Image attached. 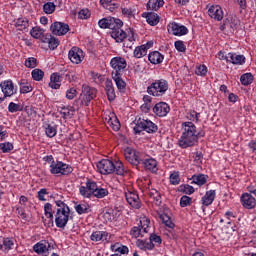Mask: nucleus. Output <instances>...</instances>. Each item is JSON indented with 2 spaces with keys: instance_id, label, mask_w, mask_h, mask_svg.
I'll use <instances>...</instances> for the list:
<instances>
[{
  "instance_id": "4d7b16f0",
  "label": "nucleus",
  "mask_w": 256,
  "mask_h": 256,
  "mask_svg": "<svg viewBox=\"0 0 256 256\" xmlns=\"http://www.w3.org/2000/svg\"><path fill=\"white\" fill-rule=\"evenodd\" d=\"M191 201H192L191 197L184 195L180 199V206L181 207H189V205H191Z\"/></svg>"
},
{
  "instance_id": "aec40b11",
  "label": "nucleus",
  "mask_w": 256,
  "mask_h": 256,
  "mask_svg": "<svg viewBox=\"0 0 256 256\" xmlns=\"http://www.w3.org/2000/svg\"><path fill=\"white\" fill-rule=\"evenodd\" d=\"M241 203L244 209H255L256 199L249 193L242 194Z\"/></svg>"
},
{
  "instance_id": "13d9d810",
  "label": "nucleus",
  "mask_w": 256,
  "mask_h": 256,
  "mask_svg": "<svg viewBox=\"0 0 256 256\" xmlns=\"http://www.w3.org/2000/svg\"><path fill=\"white\" fill-rule=\"evenodd\" d=\"M195 73L197 75H200L201 77L207 75V66L205 65H199L196 67Z\"/></svg>"
},
{
  "instance_id": "4be33fe9",
  "label": "nucleus",
  "mask_w": 256,
  "mask_h": 256,
  "mask_svg": "<svg viewBox=\"0 0 256 256\" xmlns=\"http://www.w3.org/2000/svg\"><path fill=\"white\" fill-rule=\"evenodd\" d=\"M105 91L108 98V101H115L116 95H115V88L113 87V81L110 79H107L105 81Z\"/></svg>"
},
{
  "instance_id": "a878e982",
  "label": "nucleus",
  "mask_w": 256,
  "mask_h": 256,
  "mask_svg": "<svg viewBox=\"0 0 256 256\" xmlns=\"http://www.w3.org/2000/svg\"><path fill=\"white\" fill-rule=\"evenodd\" d=\"M30 35L34 39H40V41H42V43H43V39H45L47 37V34H45V30H43V28L38 27V26L32 28V30L30 31Z\"/></svg>"
},
{
  "instance_id": "cd10ccee",
  "label": "nucleus",
  "mask_w": 256,
  "mask_h": 256,
  "mask_svg": "<svg viewBox=\"0 0 256 256\" xmlns=\"http://www.w3.org/2000/svg\"><path fill=\"white\" fill-rule=\"evenodd\" d=\"M136 245L137 247H139V249H142V251H151L153 249H155V244L151 243V241L148 239V240H141V239H138L136 241Z\"/></svg>"
},
{
  "instance_id": "4468645a",
  "label": "nucleus",
  "mask_w": 256,
  "mask_h": 256,
  "mask_svg": "<svg viewBox=\"0 0 256 256\" xmlns=\"http://www.w3.org/2000/svg\"><path fill=\"white\" fill-rule=\"evenodd\" d=\"M125 198L127 203H129V205L134 209L141 208V201L139 200V194H137V192L128 190L125 192Z\"/></svg>"
},
{
  "instance_id": "052dcab7",
  "label": "nucleus",
  "mask_w": 256,
  "mask_h": 256,
  "mask_svg": "<svg viewBox=\"0 0 256 256\" xmlns=\"http://www.w3.org/2000/svg\"><path fill=\"white\" fill-rule=\"evenodd\" d=\"M109 125H111L113 131H119V129H121V123H119V120L117 118L113 120L110 119V121H108Z\"/></svg>"
},
{
  "instance_id": "3c124183",
  "label": "nucleus",
  "mask_w": 256,
  "mask_h": 256,
  "mask_svg": "<svg viewBox=\"0 0 256 256\" xmlns=\"http://www.w3.org/2000/svg\"><path fill=\"white\" fill-rule=\"evenodd\" d=\"M25 67H27L28 69H35V67H37V59L34 57L26 59Z\"/></svg>"
},
{
  "instance_id": "c85d7f7f",
  "label": "nucleus",
  "mask_w": 256,
  "mask_h": 256,
  "mask_svg": "<svg viewBox=\"0 0 256 256\" xmlns=\"http://www.w3.org/2000/svg\"><path fill=\"white\" fill-rule=\"evenodd\" d=\"M123 75H112L113 81L116 83V87L120 93L125 92V88L127 87V83L123 81Z\"/></svg>"
},
{
  "instance_id": "0e129e2a",
  "label": "nucleus",
  "mask_w": 256,
  "mask_h": 256,
  "mask_svg": "<svg viewBox=\"0 0 256 256\" xmlns=\"http://www.w3.org/2000/svg\"><path fill=\"white\" fill-rule=\"evenodd\" d=\"M149 241L150 243H158V245H161L162 243L161 236H158L157 234H150Z\"/></svg>"
},
{
  "instance_id": "f3484780",
  "label": "nucleus",
  "mask_w": 256,
  "mask_h": 256,
  "mask_svg": "<svg viewBox=\"0 0 256 256\" xmlns=\"http://www.w3.org/2000/svg\"><path fill=\"white\" fill-rule=\"evenodd\" d=\"M68 57H69L71 63H74L75 65H79V63H81V61H83V50H81L77 46H74L69 51Z\"/></svg>"
},
{
  "instance_id": "680f3d73",
  "label": "nucleus",
  "mask_w": 256,
  "mask_h": 256,
  "mask_svg": "<svg viewBox=\"0 0 256 256\" xmlns=\"http://www.w3.org/2000/svg\"><path fill=\"white\" fill-rule=\"evenodd\" d=\"M54 217H42V221L45 225V227H53L55 225Z\"/></svg>"
},
{
  "instance_id": "f8f14e48",
  "label": "nucleus",
  "mask_w": 256,
  "mask_h": 256,
  "mask_svg": "<svg viewBox=\"0 0 256 256\" xmlns=\"http://www.w3.org/2000/svg\"><path fill=\"white\" fill-rule=\"evenodd\" d=\"M219 58L225 59L228 63H232L233 65H243V63H245V56L236 53H228L225 56L223 52H220Z\"/></svg>"
},
{
  "instance_id": "1a4fd4ad",
  "label": "nucleus",
  "mask_w": 256,
  "mask_h": 256,
  "mask_svg": "<svg viewBox=\"0 0 256 256\" xmlns=\"http://www.w3.org/2000/svg\"><path fill=\"white\" fill-rule=\"evenodd\" d=\"M98 187L99 186H97V182H95L91 179H87L86 186H81L79 188V193L85 199H91V197H93V194L95 193V191H97Z\"/></svg>"
},
{
  "instance_id": "09e8293b",
  "label": "nucleus",
  "mask_w": 256,
  "mask_h": 256,
  "mask_svg": "<svg viewBox=\"0 0 256 256\" xmlns=\"http://www.w3.org/2000/svg\"><path fill=\"white\" fill-rule=\"evenodd\" d=\"M130 235L137 239L138 237H143V231L141 230V226H134L131 231Z\"/></svg>"
},
{
  "instance_id": "ddd939ff",
  "label": "nucleus",
  "mask_w": 256,
  "mask_h": 256,
  "mask_svg": "<svg viewBox=\"0 0 256 256\" xmlns=\"http://www.w3.org/2000/svg\"><path fill=\"white\" fill-rule=\"evenodd\" d=\"M123 27V23L120 25H116L111 29L110 35L112 39H115L116 43H123L125 39H127V33L121 29Z\"/></svg>"
},
{
  "instance_id": "f257e3e1",
  "label": "nucleus",
  "mask_w": 256,
  "mask_h": 256,
  "mask_svg": "<svg viewBox=\"0 0 256 256\" xmlns=\"http://www.w3.org/2000/svg\"><path fill=\"white\" fill-rule=\"evenodd\" d=\"M182 135L178 141L179 147L187 149L199 143V137H205V132H197V126L193 122L182 123Z\"/></svg>"
},
{
  "instance_id": "6e6d98bb",
  "label": "nucleus",
  "mask_w": 256,
  "mask_h": 256,
  "mask_svg": "<svg viewBox=\"0 0 256 256\" xmlns=\"http://www.w3.org/2000/svg\"><path fill=\"white\" fill-rule=\"evenodd\" d=\"M174 46H175V49L179 51V53H185V51H187V47L181 40L176 41L174 43Z\"/></svg>"
},
{
  "instance_id": "7c9ffc66",
  "label": "nucleus",
  "mask_w": 256,
  "mask_h": 256,
  "mask_svg": "<svg viewBox=\"0 0 256 256\" xmlns=\"http://www.w3.org/2000/svg\"><path fill=\"white\" fill-rule=\"evenodd\" d=\"M215 190H209L206 194L202 197V204L206 207H209L215 201Z\"/></svg>"
},
{
  "instance_id": "f03ea898",
  "label": "nucleus",
  "mask_w": 256,
  "mask_h": 256,
  "mask_svg": "<svg viewBox=\"0 0 256 256\" xmlns=\"http://www.w3.org/2000/svg\"><path fill=\"white\" fill-rule=\"evenodd\" d=\"M97 169L102 175H111V173H116V175H125L127 171L123 162L116 161L115 163L109 159H102L97 163Z\"/></svg>"
},
{
  "instance_id": "69168bd1",
  "label": "nucleus",
  "mask_w": 256,
  "mask_h": 256,
  "mask_svg": "<svg viewBox=\"0 0 256 256\" xmlns=\"http://www.w3.org/2000/svg\"><path fill=\"white\" fill-rule=\"evenodd\" d=\"M199 113H197L195 110H192L188 113V116L187 118L190 120V121H199Z\"/></svg>"
},
{
  "instance_id": "0eeeda50",
  "label": "nucleus",
  "mask_w": 256,
  "mask_h": 256,
  "mask_svg": "<svg viewBox=\"0 0 256 256\" xmlns=\"http://www.w3.org/2000/svg\"><path fill=\"white\" fill-rule=\"evenodd\" d=\"M50 173L52 175H71L73 173V167L61 161L52 162L50 165Z\"/></svg>"
},
{
  "instance_id": "423d86ee",
  "label": "nucleus",
  "mask_w": 256,
  "mask_h": 256,
  "mask_svg": "<svg viewBox=\"0 0 256 256\" xmlns=\"http://www.w3.org/2000/svg\"><path fill=\"white\" fill-rule=\"evenodd\" d=\"M97 97V89L91 88L88 85L82 86V93L79 96V99L76 100V103H81V105H84L85 107H89V104L93 99Z\"/></svg>"
},
{
  "instance_id": "c9c22d12",
  "label": "nucleus",
  "mask_w": 256,
  "mask_h": 256,
  "mask_svg": "<svg viewBox=\"0 0 256 256\" xmlns=\"http://www.w3.org/2000/svg\"><path fill=\"white\" fill-rule=\"evenodd\" d=\"M191 180L192 183L201 187L202 185H205V183H207V176L204 174L193 175Z\"/></svg>"
},
{
  "instance_id": "a19ab883",
  "label": "nucleus",
  "mask_w": 256,
  "mask_h": 256,
  "mask_svg": "<svg viewBox=\"0 0 256 256\" xmlns=\"http://www.w3.org/2000/svg\"><path fill=\"white\" fill-rule=\"evenodd\" d=\"M13 245H15V243L11 238H2L3 251H11V249H13Z\"/></svg>"
},
{
  "instance_id": "7ed1b4c3",
  "label": "nucleus",
  "mask_w": 256,
  "mask_h": 256,
  "mask_svg": "<svg viewBox=\"0 0 256 256\" xmlns=\"http://www.w3.org/2000/svg\"><path fill=\"white\" fill-rule=\"evenodd\" d=\"M55 205L58 207L55 214L56 227H58V229H65V227H67V223H69L71 209L61 200H56Z\"/></svg>"
},
{
  "instance_id": "20e7f679",
  "label": "nucleus",
  "mask_w": 256,
  "mask_h": 256,
  "mask_svg": "<svg viewBox=\"0 0 256 256\" xmlns=\"http://www.w3.org/2000/svg\"><path fill=\"white\" fill-rule=\"evenodd\" d=\"M169 89V83L167 80L160 79L153 82L150 86L147 87L148 95H153V97H163L167 90Z\"/></svg>"
},
{
  "instance_id": "c03bdc74",
  "label": "nucleus",
  "mask_w": 256,
  "mask_h": 256,
  "mask_svg": "<svg viewBox=\"0 0 256 256\" xmlns=\"http://www.w3.org/2000/svg\"><path fill=\"white\" fill-rule=\"evenodd\" d=\"M151 223V221L147 218H142L140 220V225L139 227L142 230V233H149V224Z\"/></svg>"
},
{
  "instance_id": "393cba45",
  "label": "nucleus",
  "mask_w": 256,
  "mask_h": 256,
  "mask_svg": "<svg viewBox=\"0 0 256 256\" xmlns=\"http://www.w3.org/2000/svg\"><path fill=\"white\" fill-rule=\"evenodd\" d=\"M42 43H48V47L52 51H55V49L59 47V40L51 34H46V37L43 39Z\"/></svg>"
},
{
  "instance_id": "4c0bfd02",
  "label": "nucleus",
  "mask_w": 256,
  "mask_h": 256,
  "mask_svg": "<svg viewBox=\"0 0 256 256\" xmlns=\"http://www.w3.org/2000/svg\"><path fill=\"white\" fill-rule=\"evenodd\" d=\"M107 195H109V190L98 186L92 197H96V199H104V197H107Z\"/></svg>"
},
{
  "instance_id": "39448f33",
  "label": "nucleus",
  "mask_w": 256,
  "mask_h": 256,
  "mask_svg": "<svg viewBox=\"0 0 256 256\" xmlns=\"http://www.w3.org/2000/svg\"><path fill=\"white\" fill-rule=\"evenodd\" d=\"M135 127L134 132L136 135L146 131V133H157V126L151 120H145L143 118H138L134 121Z\"/></svg>"
},
{
  "instance_id": "2f4dec72",
  "label": "nucleus",
  "mask_w": 256,
  "mask_h": 256,
  "mask_svg": "<svg viewBox=\"0 0 256 256\" xmlns=\"http://www.w3.org/2000/svg\"><path fill=\"white\" fill-rule=\"evenodd\" d=\"M107 237H109V233L106 231H95L90 236L91 241H107Z\"/></svg>"
},
{
  "instance_id": "9d476101",
  "label": "nucleus",
  "mask_w": 256,
  "mask_h": 256,
  "mask_svg": "<svg viewBox=\"0 0 256 256\" xmlns=\"http://www.w3.org/2000/svg\"><path fill=\"white\" fill-rule=\"evenodd\" d=\"M139 152H137L135 149L131 147H127L124 150V156L128 163H131V165H141V157L139 156Z\"/></svg>"
},
{
  "instance_id": "473e14b6",
  "label": "nucleus",
  "mask_w": 256,
  "mask_h": 256,
  "mask_svg": "<svg viewBox=\"0 0 256 256\" xmlns=\"http://www.w3.org/2000/svg\"><path fill=\"white\" fill-rule=\"evenodd\" d=\"M49 87H51V89H59L61 87V76L57 73H53L50 76Z\"/></svg>"
},
{
  "instance_id": "ea45409f",
  "label": "nucleus",
  "mask_w": 256,
  "mask_h": 256,
  "mask_svg": "<svg viewBox=\"0 0 256 256\" xmlns=\"http://www.w3.org/2000/svg\"><path fill=\"white\" fill-rule=\"evenodd\" d=\"M240 82L242 85H251L253 83V74L245 73L240 77Z\"/></svg>"
},
{
  "instance_id": "b1692460",
  "label": "nucleus",
  "mask_w": 256,
  "mask_h": 256,
  "mask_svg": "<svg viewBox=\"0 0 256 256\" xmlns=\"http://www.w3.org/2000/svg\"><path fill=\"white\" fill-rule=\"evenodd\" d=\"M142 17H146L148 25L155 27L159 23V15L155 12H145Z\"/></svg>"
},
{
  "instance_id": "a18cd8bd",
  "label": "nucleus",
  "mask_w": 256,
  "mask_h": 256,
  "mask_svg": "<svg viewBox=\"0 0 256 256\" xmlns=\"http://www.w3.org/2000/svg\"><path fill=\"white\" fill-rule=\"evenodd\" d=\"M43 11L47 15H51V13L55 12V3L53 2H47L43 5Z\"/></svg>"
},
{
  "instance_id": "5701e85b",
  "label": "nucleus",
  "mask_w": 256,
  "mask_h": 256,
  "mask_svg": "<svg viewBox=\"0 0 256 256\" xmlns=\"http://www.w3.org/2000/svg\"><path fill=\"white\" fill-rule=\"evenodd\" d=\"M49 242H38L33 246V251L38 255H47V251H49Z\"/></svg>"
},
{
  "instance_id": "5fc2aeb1",
  "label": "nucleus",
  "mask_w": 256,
  "mask_h": 256,
  "mask_svg": "<svg viewBox=\"0 0 256 256\" xmlns=\"http://www.w3.org/2000/svg\"><path fill=\"white\" fill-rule=\"evenodd\" d=\"M181 182V178L179 177L178 172H174L170 175V183L171 185H179Z\"/></svg>"
},
{
  "instance_id": "e2e57ef3",
  "label": "nucleus",
  "mask_w": 256,
  "mask_h": 256,
  "mask_svg": "<svg viewBox=\"0 0 256 256\" xmlns=\"http://www.w3.org/2000/svg\"><path fill=\"white\" fill-rule=\"evenodd\" d=\"M90 16L89 9H82L78 13L79 19H89Z\"/></svg>"
},
{
  "instance_id": "79ce46f5",
  "label": "nucleus",
  "mask_w": 256,
  "mask_h": 256,
  "mask_svg": "<svg viewBox=\"0 0 256 256\" xmlns=\"http://www.w3.org/2000/svg\"><path fill=\"white\" fill-rule=\"evenodd\" d=\"M179 191L181 193H185L186 195H193L195 193V188L193 186L184 184L179 186Z\"/></svg>"
},
{
  "instance_id": "8fccbe9b",
  "label": "nucleus",
  "mask_w": 256,
  "mask_h": 256,
  "mask_svg": "<svg viewBox=\"0 0 256 256\" xmlns=\"http://www.w3.org/2000/svg\"><path fill=\"white\" fill-rule=\"evenodd\" d=\"M76 212L78 215H83L85 213H89V206L86 204H78L76 207Z\"/></svg>"
},
{
  "instance_id": "774afa93",
  "label": "nucleus",
  "mask_w": 256,
  "mask_h": 256,
  "mask_svg": "<svg viewBox=\"0 0 256 256\" xmlns=\"http://www.w3.org/2000/svg\"><path fill=\"white\" fill-rule=\"evenodd\" d=\"M47 189L42 188L40 191H38V199L39 201H47V199H45V195H47Z\"/></svg>"
},
{
  "instance_id": "338daca9",
  "label": "nucleus",
  "mask_w": 256,
  "mask_h": 256,
  "mask_svg": "<svg viewBox=\"0 0 256 256\" xmlns=\"http://www.w3.org/2000/svg\"><path fill=\"white\" fill-rule=\"evenodd\" d=\"M104 219H107L108 221H114L115 220V210H109L104 213Z\"/></svg>"
},
{
  "instance_id": "de8ad7c7",
  "label": "nucleus",
  "mask_w": 256,
  "mask_h": 256,
  "mask_svg": "<svg viewBox=\"0 0 256 256\" xmlns=\"http://www.w3.org/2000/svg\"><path fill=\"white\" fill-rule=\"evenodd\" d=\"M16 27H20V31L29 27V20L27 18H19L16 22Z\"/></svg>"
},
{
  "instance_id": "bb28decb",
  "label": "nucleus",
  "mask_w": 256,
  "mask_h": 256,
  "mask_svg": "<svg viewBox=\"0 0 256 256\" xmlns=\"http://www.w3.org/2000/svg\"><path fill=\"white\" fill-rule=\"evenodd\" d=\"M148 59L153 65H159V63H163V59H165V57L163 54L159 53V51H154L148 55Z\"/></svg>"
},
{
  "instance_id": "6e6552de",
  "label": "nucleus",
  "mask_w": 256,
  "mask_h": 256,
  "mask_svg": "<svg viewBox=\"0 0 256 256\" xmlns=\"http://www.w3.org/2000/svg\"><path fill=\"white\" fill-rule=\"evenodd\" d=\"M112 67V75H123L127 67V60L123 57H114L110 61Z\"/></svg>"
},
{
  "instance_id": "9b49d317",
  "label": "nucleus",
  "mask_w": 256,
  "mask_h": 256,
  "mask_svg": "<svg viewBox=\"0 0 256 256\" xmlns=\"http://www.w3.org/2000/svg\"><path fill=\"white\" fill-rule=\"evenodd\" d=\"M98 25L100 29H115V26L123 25V21L121 19L108 17L99 20Z\"/></svg>"
},
{
  "instance_id": "72a5a7b5",
  "label": "nucleus",
  "mask_w": 256,
  "mask_h": 256,
  "mask_svg": "<svg viewBox=\"0 0 256 256\" xmlns=\"http://www.w3.org/2000/svg\"><path fill=\"white\" fill-rule=\"evenodd\" d=\"M165 5V1L163 0H149L147 3V9H150L151 11H158V9H161Z\"/></svg>"
},
{
  "instance_id": "e433bc0d",
  "label": "nucleus",
  "mask_w": 256,
  "mask_h": 256,
  "mask_svg": "<svg viewBox=\"0 0 256 256\" xmlns=\"http://www.w3.org/2000/svg\"><path fill=\"white\" fill-rule=\"evenodd\" d=\"M44 129H45V133L47 135V137H49L50 139H52V137H55V135H57V126H53L49 123H45L44 124Z\"/></svg>"
},
{
  "instance_id": "2eb2a0df",
  "label": "nucleus",
  "mask_w": 256,
  "mask_h": 256,
  "mask_svg": "<svg viewBox=\"0 0 256 256\" xmlns=\"http://www.w3.org/2000/svg\"><path fill=\"white\" fill-rule=\"evenodd\" d=\"M50 29L53 35L63 36L69 33V24H65L63 22H54Z\"/></svg>"
},
{
  "instance_id": "864d4df0",
  "label": "nucleus",
  "mask_w": 256,
  "mask_h": 256,
  "mask_svg": "<svg viewBox=\"0 0 256 256\" xmlns=\"http://www.w3.org/2000/svg\"><path fill=\"white\" fill-rule=\"evenodd\" d=\"M21 105L16 104L15 102H10L8 105L9 113H17V111H22Z\"/></svg>"
},
{
  "instance_id": "c756f323",
  "label": "nucleus",
  "mask_w": 256,
  "mask_h": 256,
  "mask_svg": "<svg viewBox=\"0 0 256 256\" xmlns=\"http://www.w3.org/2000/svg\"><path fill=\"white\" fill-rule=\"evenodd\" d=\"M142 165H144V167L146 169H148V171H152L153 173H155V171H157V160L153 159V158H148L145 160H141Z\"/></svg>"
},
{
  "instance_id": "a211bd4d",
  "label": "nucleus",
  "mask_w": 256,
  "mask_h": 256,
  "mask_svg": "<svg viewBox=\"0 0 256 256\" xmlns=\"http://www.w3.org/2000/svg\"><path fill=\"white\" fill-rule=\"evenodd\" d=\"M0 87L4 97H13L15 95V86L12 80L2 81Z\"/></svg>"
},
{
  "instance_id": "6ab92c4d",
  "label": "nucleus",
  "mask_w": 256,
  "mask_h": 256,
  "mask_svg": "<svg viewBox=\"0 0 256 256\" xmlns=\"http://www.w3.org/2000/svg\"><path fill=\"white\" fill-rule=\"evenodd\" d=\"M208 15L211 17V19H214V21H223V8L219 5L211 6L208 9Z\"/></svg>"
},
{
  "instance_id": "37998d69",
  "label": "nucleus",
  "mask_w": 256,
  "mask_h": 256,
  "mask_svg": "<svg viewBox=\"0 0 256 256\" xmlns=\"http://www.w3.org/2000/svg\"><path fill=\"white\" fill-rule=\"evenodd\" d=\"M43 77H45V72H43V70L36 68L32 71V78L34 81H42Z\"/></svg>"
},
{
  "instance_id": "dca6fc26",
  "label": "nucleus",
  "mask_w": 256,
  "mask_h": 256,
  "mask_svg": "<svg viewBox=\"0 0 256 256\" xmlns=\"http://www.w3.org/2000/svg\"><path fill=\"white\" fill-rule=\"evenodd\" d=\"M167 29L169 33H172V35H176L178 37L187 35V33H189V29H187V27L179 25L175 22L168 24Z\"/></svg>"
},
{
  "instance_id": "bf43d9fd",
  "label": "nucleus",
  "mask_w": 256,
  "mask_h": 256,
  "mask_svg": "<svg viewBox=\"0 0 256 256\" xmlns=\"http://www.w3.org/2000/svg\"><path fill=\"white\" fill-rule=\"evenodd\" d=\"M77 97V89L70 88L66 91V99H69L70 101Z\"/></svg>"
},
{
  "instance_id": "412c9836",
  "label": "nucleus",
  "mask_w": 256,
  "mask_h": 256,
  "mask_svg": "<svg viewBox=\"0 0 256 256\" xmlns=\"http://www.w3.org/2000/svg\"><path fill=\"white\" fill-rule=\"evenodd\" d=\"M153 111H154L155 115H157L158 117H165L167 115V113H169L170 108L167 103L159 102L158 104H156L154 106Z\"/></svg>"
},
{
  "instance_id": "f704fd0d",
  "label": "nucleus",
  "mask_w": 256,
  "mask_h": 256,
  "mask_svg": "<svg viewBox=\"0 0 256 256\" xmlns=\"http://www.w3.org/2000/svg\"><path fill=\"white\" fill-rule=\"evenodd\" d=\"M148 195L149 197H151V199H153L155 205H157L158 207L161 205L162 203L161 193H159L157 189L155 188L150 189Z\"/></svg>"
},
{
  "instance_id": "603ef678",
  "label": "nucleus",
  "mask_w": 256,
  "mask_h": 256,
  "mask_svg": "<svg viewBox=\"0 0 256 256\" xmlns=\"http://www.w3.org/2000/svg\"><path fill=\"white\" fill-rule=\"evenodd\" d=\"M44 215L45 217H53V204L46 203L44 205Z\"/></svg>"
},
{
  "instance_id": "49530a36",
  "label": "nucleus",
  "mask_w": 256,
  "mask_h": 256,
  "mask_svg": "<svg viewBox=\"0 0 256 256\" xmlns=\"http://www.w3.org/2000/svg\"><path fill=\"white\" fill-rule=\"evenodd\" d=\"M0 151H2V153H11V151H13V143L11 142L0 143Z\"/></svg>"
},
{
  "instance_id": "58836bf2",
  "label": "nucleus",
  "mask_w": 256,
  "mask_h": 256,
  "mask_svg": "<svg viewBox=\"0 0 256 256\" xmlns=\"http://www.w3.org/2000/svg\"><path fill=\"white\" fill-rule=\"evenodd\" d=\"M145 55H147V47H145V45H141L135 48L134 57L136 59H141L142 57H145Z\"/></svg>"
}]
</instances>
